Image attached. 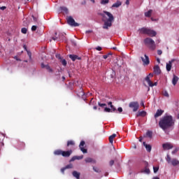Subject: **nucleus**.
<instances>
[{"mask_svg":"<svg viewBox=\"0 0 179 179\" xmlns=\"http://www.w3.org/2000/svg\"><path fill=\"white\" fill-rule=\"evenodd\" d=\"M174 61H176L175 59H171V61L169 62V63L166 64V68L167 72H170V71H171V66H172L173 62H174Z\"/></svg>","mask_w":179,"mask_h":179,"instance_id":"obj_12","label":"nucleus"},{"mask_svg":"<svg viewBox=\"0 0 179 179\" xmlns=\"http://www.w3.org/2000/svg\"><path fill=\"white\" fill-rule=\"evenodd\" d=\"M45 68L48 71V72H52V69L49 65H46Z\"/></svg>","mask_w":179,"mask_h":179,"instance_id":"obj_35","label":"nucleus"},{"mask_svg":"<svg viewBox=\"0 0 179 179\" xmlns=\"http://www.w3.org/2000/svg\"><path fill=\"white\" fill-rule=\"evenodd\" d=\"M148 76H149V78H153V74H152V73H150V74L148 75Z\"/></svg>","mask_w":179,"mask_h":179,"instance_id":"obj_60","label":"nucleus"},{"mask_svg":"<svg viewBox=\"0 0 179 179\" xmlns=\"http://www.w3.org/2000/svg\"><path fill=\"white\" fill-rule=\"evenodd\" d=\"M146 116V111L142 110L139 111L138 114L136 115V117H145Z\"/></svg>","mask_w":179,"mask_h":179,"instance_id":"obj_22","label":"nucleus"},{"mask_svg":"<svg viewBox=\"0 0 179 179\" xmlns=\"http://www.w3.org/2000/svg\"><path fill=\"white\" fill-rule=\"evenodd\" d=\"M96 51H101L102 48L100 46L96 48Z\"/></svg>","mask_w":179,"mask_h":179,"instance_id":"obj_50","label":"nucleus"},{"mask_svg":"<svg viewBox=\"0 0 179 179\" xmlns=\"http://www.w3.org/2000/svg\"><path fill=\"white\" fill-rule=\"evenodd\" d=\"M85 141H82L79 145V148L81 150V152H83V153H87V150L85 148H83V146H85Z\"/></svg>","mask_w":179,"mask_h":179,"instance_id":"obj_10","label":"nucleus"},{"mask_svg":"<svg viewBox=\"0 0 179 179\" xmlns=\"http://www.w3.org/2000/svg\"><path fill=\"white\" fill-rule=\"evenodd\" d=\"M65 170H66V167H64V168H62V169H61V172L62 173V174H64Z\"/></svg>","mask_w":179,"mask_h":179,"instance_id":"obj_47","label":"nucleus"},{"mask_svg":"<svg viewBox=\"0 0 179 179\" xmlns=\"http://www.w3.org/2000/svg\"><path fill=\"white\" fill-rule=\"evenodd\" d=\"M60 10H62V12H64V13H66V15H68V8H66V7H60L59 8Z\"/></svg>","mask_w":179,"mask_h":179,"instance_id":"obj_26","label":"nucleus"},{"mask_svg":"<svg viewBox=\"0 0 179 179\" xmlns=\"http://www.w3.org/2000/svg\"><path fill=\"white\" fill-rule=\"evenodd\" d=\"M110 108L111 113H115V111H117V109L115 108V107L113 106V105H111Z\"/></svg>","mask_w":179,"mask_h":179,"instance_id":"obj_38","label":"nucleus"},{"mask_svg":"<svg viewBox=\"0 0 179 179\" xmlns=\"http://www.w3.org/2000/svg\"><path fill=\"white\" fill-rule=\"evenodd\" d=\"M21 33H22V34H26L27 33V29L24 27L22 28Z\"/></svg>","mask_w":179,"mask_h":179,"instance_id":"obj_36","label":"nucleus"},{"mask_svg":"<svg viewBox=\"0 0 179 179\" xmlns=\"http://www.w3.org/2000/svg\"><path fill=\"white\" fill-rule=\"evenodd\" d=\"M144 173H145L146 174H150V169H149L148 168L145 169L144 170Z\"/></svg>","mask_w":179,"mask_h":179,"instance_id":"obj_40","label":"nucleus"},{"mask_svg":"<svg viewBox=\"0 0 179 179\" xmlns=\"http://www.w3.org/2000/svg\"><path fill=\"white\" fill-rule=\"evenodd\" d=\"M55 36L52 37V39H53L54 41H57L58 40H60L59 39V35H58V34H57V32L55 33Z\"/></svg>","mask_w":179,"mask_h":179,"instance_id":"obj_27","label":"nucleus"},{"mask_svg":"<svg viewBox=\"0 0 179 179\" xmlns=\"http://www.w3.org/2000/svg\"><path fill=\"white\" fill-rule=\"evenodd\" d=\"M72 174H73V177H75V178L80 179V173H79L76 171H73Z\"/></svg>","mask_w":179,"mask_h":179,"instance_id":"obj_19","label":"nucleus"},{"mask_svg":"<svg viewBox=\"0 0 179 179\" xmlns=\"http://www.w3.org/2000/svg\"><path fill=\"white\" fill-rule=\"evenodd\" d=\"M144 43L145 45H148L150 50L152 51H155L156 50V43H155V41L150 38H147L144 40Z\"/></svg>","mask_w":179,"mask_h":179,"instance_id":"obj_5","label":"nucleus"},{"mask_svg":"<svg viewBox=\"0 0 179 179\" xmlns=\"http://www.w3.org/2000/svg\"><path fill=\"white\" fill-rule=\"evenodd\" d=\"M0 9H1V10H5V9H6V6L0 7Z\"/></svg>","mask_w":179,"mask_h":179,"instance_id":"obj_53","label":"nucleus"},{"mask_svg":"<svg viewBox=\"0 0 179 179\" xmlns=\"http://www.w3.org/2000/svg\"><path fill=\"white\" fill-rule=\"evenodd\" d=\"M145 59L143 57H141V61L143 62L144 65H149L150 64V61L149 60V56L145 55H144Z\"/></svg>","mask_w":179,"mask_h":179,"instance_id":"obj_9","label":"nucleus"},{"mask_svg":"<svg viewBox=\"0 0 179 179\" xmlns=\"http://www.w3.org/2000/svg\"><path fill=\"white\" fill-rule=\"evenodd\" d=\"M122 5V3L120 1H117V3H115L112 5V8H120Z\"/></svg>","mask_w":179,"mask_h":179,"instance_id":"obj_21","label":"nucleus"},{"mask_svg":"<svg viewBox=\"0 0 179 179\" xmlns=\"http://www.w3.org/2000/svg\"><path fill=\"white\" fill-rule=\"evenodd\" d=\"M72 152V150L68 151H64L62 150H56L54 151V155L55 156H63V157H69Z\"/></svg>","mask_w":179,"mask_h":179,"instance_id":"obj_4","label":"nucleus"},{"mask_svg":"<svg viewBox=\"0 0 179 179\" xmlns=\"http://www.w3.org/2000/svg\"><path fill=\"white\" fill-rule=\"evenodd\" d=\"M125 3H126V5H129V0H126Z\"/></svg>","mask_w":179,"mask_h":179,"instance_id":"obj_59","label":"nucleus"},{"mask_svg":"<svg viewBox=\"0 0 179 179\" xmlns=\"http://www.w3.org/2000/svg\"><path fill=\"white\" fill-rule=\"evenodd\" d=\"M67 23L69 24V26H72V27H78L79 26V24L76 22H75V20L72 16L67 17Z\"/></svg>","mask_w":179,"mask_h":179,"instance_id":"obj_7","label":"nucleus"},{"mask_svg":"<svg viewBox=\"0 0 179 179\" xmlns=\"http://www.w3.org/2000/svg\"><path fill=\"white\" fill-rule=\"evenodd\" d=\"M32 17L34 19V22H37V17H34V15H32Z\"/></svg>","mask_w":179,"mask_h":179,"instance_id":"obj_55","label":"nucleus"},{"mask_svg":"<svg viewBox=\"0 0 179 179\" xmlns=\"http://www.w3.org/2000/svg\"><path fill=\"white\" fill-rule=\"evenodd\" d=\"M178 76L173 75V78L172 79V84L173 85V86H176L177 85V82H178Z\"/></svg>","mask_w":179,"mask_h":179,"instance_id":"obj_18","label":"nucleus"},{"mask_svg":"<svg viewBox=\"0 0 179 179\" xmlns=\"http://www.w3.org/2000/svg\"><path fill=\"white\" fill-rule=\"evenodd\" d=\"M154 73H155V75H160V73H162V70H160V67L159 66H155L154 67Z\"/></svg>","mask_w":179,"mask_h":179,"instance_id":"obj_16","label":"nucleus"},{"mask_svg":"<svg viewBox=\"0 0 179 179\" xmlns=\"http://www.w3.org/2000/svg\"><path fill=\"white\" fill-rule=\"evenodd\" d=\"M110 2V0H101V5H106V3H108Z\"/></svg>","mask_w":179,"mask_h":179,"instance_id":"obj_33","label":"nucleus"},{"mask_svg":"<svg viewBox=\"0 0 179 179\" xmlns=\"http://www.w3.org/2000/svg\"><path fill=\"white\" fill-rule=\"evenodd\" d=\"M93 103H94L93 99H92L91 101H90V104H94Z\"/></svg>","mask_w":179,"mask_h":179,"instance_id":"obj_61","label":"nucleus"},{"mask_svg":"<svg viewBox=\"0 0 179 179\" xmlns=\"http://www.w3.org/2000/svg\"><path fill=\"white\" fill-rule=\"evenodd\" d=\"M154 173H157L159 171V167L153 166Z\"/></svg>","mask_w":179,"mask_h":179,"instance_id":"obj_42","label":"nucleus"},{"mask_svg":"<svg viewBox=\"0 0 179 179\" xmlns=\"http://www.w3.org/2000/svg\"><path fill=\"white\" fill-rule=\"evenodd\" d=\"M162 147L164 150H170V149H173V145H171V143H164L162 145Z\"/></svg>","mask_w":179,"mask_h":179,"instance_id":"obj_11","label":"nucleus"},{"mask_svg":"<svg viewBox=\"0 0 179 179\" xmlns=\"http://www.w3.org/2000/svg\"><path fill=\"white\" fill-rule=\"evenodd\" d=\"M152 179H160L159 177H154Z\"/></svg>","mask_w":179,"mask_h":179,"instance_id":"obj_64","label":"nucleus"},{"mask_svg":"<svg viewBox=\"0 0 179 179\" xmlns=\"http://www.w3.org/2000/svg\"><path fill=\"white\" fill-rule=\"evenodd\" d=\"M163 113H164V110L162 109H158L154 115L155 120L158 118V117H162V115H163Z\"/></svg>","mask_w":179,"mask_h":179,"instance_id":"obj_13","label":"nucleus"},{"mask_svg":"<svg viewBox=\"0 0 179 179\" xmlns=\"http://www.w3.org/2000/svg\"><path fill=\"white\" fill-rule=\"evenodd\" d=\"M59 40H65V34L64 33H59Z\"/></svg>","mask_w":179,"mask_h":179,"instance_id":"obj_29","label":"nucleus"},{"mask_svg":"<svg viewBox=\"0 0 179 179\" xmlns=\"http://www.w3.org/2000/svg\"><path fill=\"white\" fill-rule=\"evenodd\" d=\"M23 26H28V24L26 23V21H24V22H23Z\"/></svg>","mask_w":179,"mask_h":179,"instance_id":"obj_58","label":"nucleus"},{"mask_svg":"<svg viewBox=\"0 0 179 179\" xmlns=\"http://www.w3.org/2000/svg\"><path fill=\"white\" fill-rule=\"evenodd\" d=\"M145 80L147 81V83H148V85L150 87H153V83L150 80V77H149V76H147L145 77Z\"/></svg>","mask_w":179,"mask_h":179,"instance_id":"obj_20","label":"nucleus"},{"mask_svg":"<svg viewBox=\"0 0 179 179\" xmlns=\"http://www.w3.org/2000/svg\"><path fill=\"white\" fill-rule=\"evenodd\" d=\"M166 160L167 163H169V164L171 163L172 164V166H173V167H176V166L179 165L178 159H171V157L169 155H166Z\"/></svg>","mask_w":179,"mask_h":179,"instance_id":"obj_6","label":"nucleus"},{"mask_svg":"<svg viewBox=\"0 0 179 179\" xmlns=\"http://www.w3.org/2000/svg\"><path fill=\"white\" fill-rule=\"evenodd\" d=\"M67 146H75V141L72 140L67 141Z\"/></svg>","mask_w":179,"mask_h":179,"instance_id":"obj_28","label":"nucleus"},{"mask_svg":"<svg viewBox=\"0 0 179 179\" xmlns=\"http://www.w3.org/2000/svg\"><path fill=\"white\" fill-rule=\"evenodd\" d=\"M73 167V165H72V164H70L66 165V166H65L66 170L68 169H72Z\"/></svg>","mask_w":179,"mask_h":179,"instance_id":"obj_39","label":"nucleus"},{"mask_svg":"<svg viewBox=\"0 0 179 179\" xmlns=\"http://www.w3.org/2000/svg\"><path fill=\"white\" fill-rule=\"evenodd\" d=\"M147 136H148V138H152L153 133L152 131H147L146 133Z\"/></svg>","mask_w":179,"mask_h":179,"instance_id":"obj_34","label":"nucleus"},{"mask_svg":"<svg viewBox=\"0 0 179 179\" xmlns=\"http://www.w3.org/2000/svg\"><path fill=\"white\" fill-rule=\"evenodd\" d=\"M80 92L78 94V96H84L85 92H83V90L80 88Z\"/></svg>","mask_w":179,"mask_h":179,"instance_id":"obj_44","label":"nucleus"},{"mask_svg":"<svg viewBox=\"0 0 179 179\" xmlns=\"http://www.w3.org/2000/svg\"><path fill=\"white\" fill-rule=\"evenodd\" d=\"M179 149L178 148H176L173 151H172V155H176V153H177V152H178Z\"/></svg>","mask_w":179,"mask_h":179,"instance_id":"obj_46","label":"nucleus"},{"mask_svg":"<svg viewBox=\"0 0 179 179\" xmlns=\"http://www.w3.org/2000/svg\"><path fill=\"white\" fill-rule=\"evenodd\" d=\"M153 12V10H149L148 12L145 13V17H150L152 16V13Z\"/></svg>","mask_w":179,"mask_h":179,"instance_id":"obj_25","label":"nucleus"},{"mask_svg":"<svg viewBox=\"0 0 179 179\" xmlns=\"http://www.w3.org/2000/svg\"><path fill=\"white\" fill-rule=\"evenodd\" d=\"M56 58H57L60 61H61V59H62V57H61V55H59V54L56 55Z\"/></svg>","mask_w":179,"mask_h":179,"instance_id":"obj_45","label":"nucleus"},{"mask_svg":"<svg viewBox=\"0 0 179 179\" xmlns=\"http://www.w3.org/2000/svg\"><path fill=\"white\" fill-rule=\"evenodd\" d=\"M60 62H62V65H63L64 66H66L67 62H66V60H65V59H62L60 60Z\"/></svg>","mask_w":179,"mask_h":179,"instance_id":"obj_31","label":"nucleus"},{"mask_svg":"<svg viewBox=\"0 0 179 179\" xmlns=\"http://www.w3.org/2000/svg\"><path fill=\"white\" fill-rule=\"evenodd\" d=\"M104 112L105 113H111V109L110 108H107V106H106L104 108Z\"/></svg>","mask_w":179,"mask_h":179,"instance_id":"obj_37","label":"nucleus"},{"mask_svg":"<svg viewBox=\"0 0 179 179\" xmlns=\"http://www.w3.org/2000/svg\"><path fill=\"white\" fill-rule=\"evenodd\" d=\"M110 55H113V53L109 52V53H108L107 55H104L103 56V58L104 59H107L108 58V57H110Z\"/></svg>","mask_w":179,"mask_h":179,"instance_id":"obj_32","label":"nucleus"},{"mask_svg":"<svg viewBox=\"0 0 179 179\" xmlns=\"http://www.w3.org/2000/svg\"><path fill=\"white\" fill-rule=\"evenodd\" d=\"M93 170L94 171H95V173H100V169H99L98 168L93 166Z\"/></svg>","mask_w":179,"mask_h":179,"instance_id":"obj_41","label":"nucleus"},{"mask_svg":"<svg viewBox=\"0 0 179 179\" xmlns=\"http://www.w3.org/2000/svg\"><path fill=\"white\" fill-rule=\"evenodd\" d=\"M85 162L86 163H93L94 164H96V160H94L90 157H87L85 159Z\"/></svg>","mask_w":179,"mask_h":179,"instance_id":"obj_23","label":"nucleus"},{"mask_svg":"<svg viewBox=\"0 0 179 179\" xmlns=\"http://www.w3.org/2000/svg\"><path fill=\"white\" fill-rule=\"evenodd\" d=\"M69 58L71 59V61H73V62H75V61H76V59L80 60L82 59V58L79 57V56L76 55H69Z\"/></svg>","mask_w":179,"mask_h":179,"instance_id":"obj_14","label":"nucleus"},{"mask_svg":"<svg viewBox=\"0 0 179 179\" xmlns=\"http://www.w3.org/2000/svg\"><path fill=\"white\" fill-rule=\"evenodd\" d=\"M157 54H158V55H162V54H163V51H162L160 50H157Z\"/></svg>","mask_w":179,"mask_h":179,"instance_id":"obj_49","label":"nucleus"},{"mask_svg":"<svg viewBox=\"0 0 179 179\" xmlns=\"http://www.w3.org/2000/svg\"><path fill=\"white\" fill-rule=\"evenodd\" d=\"M129 107L130 108H133V111L136 113V111L139 108V103L138 102L132 101L129 103Z\"/></svg>","mask_w":179,"mask_h":179,"instance_id":"obj_8","label":"nucleus"},{"mask_svg":"<svg viewBox=\"0 0 179 179\" xmlns=\"http://www.w3.org/2000/svg\"><path fill=\"white\" fill-rule=\"evenodd\" d=\"M82 159H83V155H80V156H73L70 162H75V160H82Z\"/></svg>","mask_w":179,"mask_h":179,"instance_id":"obj_17","label":"nucleus"},{"mask_svg":"<svg viewBox=\"0 0 179 179\" xmlns=\"http://www.w3.org/2000/svg\"><path fill=\"white\" fill-rule=\"evenodd\" d=\"M98 106L99 107H101V108H106V107H107V104L106 103H101L100 102H98Z\"/></svg>","mask_w":179,"mask_h":179,"instance_id":"obj_30","label":"nucleus"},{"mask_svg":"<svg viewBox=\"0 0 179 179\" xmlns=\"http://www.w3.org/2000/svg\"><path fill=\"white\" fill-rule=\"evenodd\" d=\"M27 54H28L29 58L31 59V52H27Z\"/></svg>","mask_w":179,"mask_h":179,"instance_id":"obj_54","label":"nucleus"},{"mask_svg":"<svg viewBox=\"0 0 179 179\" xmlns=\"http://www.w3.org/2000/svg\"><path fill=\"white\" fill-rule=\"evenodd\" d=\"M103 13H98L99 16L102 17V22H104L103 25V29L105 30H108V27L113 26V22H114V15L108 11L103 10Z\"/></svg>","mask_w":179,"mask_h":179,"instance_id":"obj_2","label":"nucleus"},{"mask_svg":"<svg viewBox=\"0 0 179 179\" xmlns=\"http://www.w3.org/2000/svg\"><path fill=\"white\" fill-rule=\"evenodd\" d=\"M152 85H153L152 87L153 86H157V83H152Z\"/></svg>","mask_w":179,"mask_h":179,"instance_id":"obj_62","label":"nucleus"},{"mask_svg":"<svg viewBox=\"0 0 179 179\" xmlns=\"http://www.w3.org/2000/svg\"><path fill=\"white\" fill-rule=\"evenodd\" d=\"M174 125H176V120L171 115H165L159 122V128L163 129V131L174 128Z\"/></svg>","mask_w":179,"mask_h":179,"instance_id":"obj_1","label":"nucleus"},{"mask_svg":"<svg viewBox=\"0 0 179 179\" xmlns=\"http://www.w3.org/2000/svg\"><path fill=\"white\" fill-rule=\"evenodd\" d=\"M108 105L110 106V107H111V106H113V102L111 101L108 102Z\"/></svg>","mask_w":179,"mask_h":179,"instance_id":"obj_57","label":"nucleus"},{"mask_svg":"<svg viewBox=\"0 0 179 179\" xmlns=\"http://www.w3.org/2000/svg\"><path fill=\"white\" fill-rule=\"evenodd\" d=\"M143 146H145L147 152H148L149 153H150V152H152V145H150L149 144H146V142H143Z\"/></svg>","mask_w":179,"mask_h":179,"instance_id":"obj_15","label":"nucleus"},{"mask_svg":"<svg viewBox=\"0 0 179 179\" xmlns=\"http://www.w3.org/2000/svg\"><path fill=\"white\" fill-rule=\"evenodd\" d=\"M37 30V26L34 25L31 27V31H36Z\"/></svg>","mask_w":179,"mask_h":179,"instance_id":"obj_43","label":"nucleus"},{"mask_svg":"<svg viewBox=\"0 0 179 179\" xmlns=\"http://www.w3.org/2000/svg\"><path fill=\"white\" fill-rule=\"evenodd\" d=\"M93 108H94V110H97V106H94L93 107Z\"/></svg>","mask_w":179,"mask_h":179,"instance_id":"obj_63","label":"nucleus"},{"mask_svg":"<svg viewBox=\"0 0 179 179\" xmlns=\"http://www.w3.org/2000/svg\"><path fill=\"white\" fill-rule=\"evenodd\" d=\"M110 166H113L114 165V160H110L109 162Z\"/></svg>","mask_w":179,"mask_h":179,"instance_id":"obj_51","label":"nucleus"},{"mask_svg":"<svg viewBox=\"0 0 179 179\" xmlns=\"http://www.w3.org/2000/svg\"><path fill=\"white\" fill-rule=\"evenodd\" d=\"M47 65H45L43 63L41 64V68H45Z\"/></svg>","mask_w":179,"mask_h":179,"instance_id":"obj_56","label":"nucleus"},{"mask_svg":"<svg viewBox=\"0 0 179 179\" xmlns=\"http://www.w3.org/2000/svg\"><path fill=\"white\" fill-rule=\"evenodd\" d=\"M139 31L141 34H147L150 37H156V34H157V33L155 31H153L150 29H148L145 27L140 29Z\"/></svg>","mask_w":179,"mask_h":179,"instance_id":"obj_3","label":"nucleus"},{"mask_svg":"<svg viewBox=\"0 0 179 179\" xmlns=\"http://www.w3.org/2000/svg\"><path fill=\"white\" fill-rule=\"evenodd\" d=\"M164 96H165V97H169V92H167V91H165L164 92Z\"/></svg>","mask_w":179,"mask_h":179,"instance_id":"obj_48","label":"nucleus"},{"mask_svg":"<svg viewBox=\"0 0 179 179\" xmlns=\"http://www.w3.org/2000/svg\"><path fill=\"white\" fill-rule=\"evenodd\" d=\"M117 111H119V113H122V108L119 107V108H117Z\"/></svg>","mask_w":179,"mask_h":179,"instance_id":"obj_52","label":"nucleus"},{"mask_svg":"<svg viewBox=\"0 0 179 179\" xmlns=\"http://www.w3.org/2000/svg\"><path fill=\"white\" fill-rule=\"evenodd\" d=\"M115 136H117V134H113L109 136V142H110V143H111V145H113V140H114V138H115Z\"/></svg>","mask_w":179,"mask_h":179,"instance_id":"obj_24","label":"nucleus"}]
</instances>
